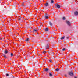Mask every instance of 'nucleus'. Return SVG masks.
<instances>
[{"mask_svg":"<svg viewBox=\"0 0 78 78\" xmlns=\"http://www.w3.org/2000/svg\"><path fill=\"white\" fill-rule=\"evenodd\" d=\"M47 53V52L44 51L43 52V53L44 54H45V53Z\"/></svg>","mask_w":78,"mask_h":78,"instance_id":"obj_23","label":"nucleus"},{"mask_svg":"<svg viewBox=\"0 0 78 78\" xmlns=\"http://www.w3.org/2000/svg\"><path fill=\"white\" fill-rule=\"evenodd\" d=\"M49 23L50 25L51 26H52V23H51V21L49 22Z\"/></svg>","mask_w":78,"mask_h":78,"instance_id":"obj_13","label":"nucleus"},{"mask_svg":"<svg viewBox=\"0 0 78 78\" xmlns=\"http://www.w3.org/2000/svg\"><path fill=\"white\" fill-rule=\"evenodd\" d=\"M40 56H42V55L41 54H40Z\"/></svg>","mask_w":78,"mask_h":78,"instance_id":"obj_37","label":"nucleus"},{"mask_svg":"<svg viewBox=\"0 0 78 78\" xmlns=\"http://www.w3.org/2000/svg\"><path fill=\"white\" fill-rule=\"evenodd\" d=\"M66 39H69V37H66Z\"/></svg>","mask_w":78,"mask_h":78,"instance_id":"obj_31","label":"nucleus"},{"mask_svg":"<svg viewBox=\"0 0 78 78\" xmlns=\"http://www.w3.org/2000/svg\"><path fill=\"white\" fill-rule=\"evenodd\" d=\"M48 68H46L44 69V71L45 72H47V71H48Z\"/></svg>","mask_w":78,"mask_h":78,"instance_id":"obj_15","label":"nucleus"},{"mask_svg":"<svg viewBox=\"0 0 78 78\" xmlns=\"http://www.w3.org/2000/svg\"><path fill=\"white\" fill-rule=\"evenodd\" d=\"M26 16V15H24V16Z\"/></svg>","mask_w":78,"mask_h":78,"instance_id":"obj_44","label":"nucleus"},{"mask_svg":"<svg viewBox=\"0 0 78 78\" xmlns=\"http://www.w3.org/2000/svg\"><path fill=\"white\" fill-rule=\"evenodd\" d=\"M68 57L69 58H70V57H69V56H68Z\"/></svg>","mask_w":78,"mask_h":78,"instance_id":"obj_41","label":"nucleus"},{"mask_svg":"<svg viewBox=\"0 0 78 78\" xmlns=\"http://www.w3.org/2000/svg\"><path fill=\"white\" fill-rule=\"evenodd\" d=\"M63 20H66V18H65V17H63Z\"/></svg>","mask_w":78,"mask_h":78,"instance_id":"obj_28","label":"nucleus"},{"mask_svg":"<svg viewBox=\"0 0 78 78\" xmlns=\"http://www.w3.org/2000/svg\"><path fill=\"white\" fill-rule=\"evenodd\" d=\"M53 2H54V1L53 0H51V3H53Z\"/></svg>","mask_w":78,"mask_h":78,"instance_id":"obj_24","label":"nucleus"},{"mask_svg":"<svg viewBox=\"0 0 78 78\" xmlns=\"http://www.w3.org/2000/svg\"><path fill=\"white\" fill-rule=\"evenodd\" d=\"M10 55H11V57H12V56H13V54H12V53H11V54H10Z\"/></svg>","mask_w":78,"mask_h":78,"instance_id":"obj_26","label":"nucleus"},{"mask_svg":"<svg viewBox=\"0 0 78 78\" xmlns=\"http://www.w3.org/2000/svg\"><path fill=\"white\" fill-rule=\"evenodd\" d=\"M45 47L46 48V49H47V48H48V47H49V44H47V45H46Z\"/></svg>","mask_w":78,"mask_h":78,"instance_id":"obj_7","label":"nucleus"},{"mask_svg":"<svg viewBox=\"0 0 78 78\" xmlns=\"http://www.w3.org/2000/svg\"><path fill=\"white\" fill-rule=\"evenodd\" d=\"M44 62V60H43V62Z\"/></svg>","mask_w":78,"mask_h":78,"instance_id":"obj_42","label":"nucleus"},{"mask_svg":"<svg viewBox=\"0 0 78 78\" xmlns=\"http://www.w3.org/2000/svg\"><path fill=\"white\" fill-rule=\"evenodd\" d=\"M25 41L26 42H28L30 41V38L26 39L25 40Z\"/></svg>","mask_w":78,"mask_h":78,"instance_id":"obj_8","label":"nucleus"},{"mask_svg":"<svg viewBox=\"0 0 78 78\" xmlns=\"http://www.w3.org/2000/svg\"><path fill=\"white\" fill-rule=\"evenodd\" d=\"M65 37H66L65 36H64L63 37H62L60 38V39H61V40L64 39L65 38Z\"/></svg>","mask_w":78,"mask_h":78,"instance_id":"obj_14","label":"nucleus"},{"mask_svg":"<svg viewBox=\"0 0 78 78\" xmlns=\"http://www.w3.org/2000/svg\"><path fill=\"white\" fill-rule=\"evenodd\" d=\"M23 5H24V2H23L22 4V6H24Z\"/></svg>","mask_w":78,"mask_h":78,"instance_id":"obj_21","label":"nucleus"},{"mask_svg":"<svg viewBox=\"0 0 78 78\" xmlns=\"http://www.w3.org/2000/svg\"><path fill=\"white\" fill-rule=\"evenodd\" d=\"M69 74L71 76H73V71H71V72H69Z\"/></svg>","mask_w":78,"mask_h":78,"instance_id":"obj_1","label":"nucleus"},{"mask_svg":"<svg viewBox=\"0 0 78 78\" xmlns=\"http://www.w3.org/2000/svg\"><path fill=\"white\" fill-rule=\"evenodd\" d=\"M5 75L6 76H9V74L8 73H6L5 74Z\"/></svg>","mask_w":78,"mask_h":78,"instance_id":"obj_20","label":"nucleus"},{"mask_svg":"<svg viewBox=\"0 0 78 78\" xmlns=\"http://www.w3.org/2000/svg\"><path fill=\"white\" fill-rule=\"evenodd\" d=\"M17 26H18V25H17H17H16V27H17Z\"/></svg>","mask_w":78,"mask_h":78,"instance_id":"obj_40","label":"nucleus"},{"mask_svg":"<svg viewBox=\"0 0 78 78\" xmlns=\"http://www.w3.org/2000/svg\"><path fill=\"white\" fill-rule=\"evenodd\" d=\"M3 55L4 57V58H6V55H5L3 54Z\"/></svg>","mask_w":78,"mask_h":78,"instance_id":"obj_27","label":"nucleus"},{"mask_svg":"<svg viewBox=\"0 0 78 78\" xmlns=\"http://www.w3.org/2000/svg\"><path fill=\"white\" fill-rule=\"evenodd\" d=\"M49 76H53V74H52V73L50 72L49 73Z\"/></svg>","mask_w":78,"mask_h":78,"instance_id":"obj_12","label":"nucleus"},{"mask_svg":"<svg viewBox=\"0 0 78 78\" xmlns=\"http://www.w3.org/2000/svg\"><path fill=\"white\" fill-rule=\"evenodd\" d=\"M55 6L56 7H57V8H60V5H58V4H56L55 5Z\"/></svg>","mask_w":78,"mask_h":78,"instance_id":"obj_2","label":"nucleus"},{"mask_svg":"<svg viewBox=\"0 0 78 78\" xmlns=\"http://www.w3.org/2000/svg\"><path fill=\"white\" fill-rule=\"evenodd\" d=\"M9 76H10V77H11V78H16V77H14V76H13L12 75V74L9 75Z\"/></svg>","mask_w":78,"mask_h":78,"instance_id":"obj_6","label":"nucleus"},{"mask_svg":"<svg viewBox=\"0 0 78 78\" xmlns=\"http://www.w3.org/2000/svg\"><path fill=\"white\" fill-rule=\"evenodd\" d=\"M31 59H34V57H31Z\"/></svg>","mask_w":78,"mask_h":78,"instance_id":"obj_29","label":"nucleus"},{"mask_svg":"<svg viewBox=\"0 0 78 78\" xmlns=\"http://www.w3.org/2000/svg\"><path fill=\"white\" fill-rule=\"evenodd\" d=\"M50 51H53V49H52V48H51V49H50Z\"/></svg>","mask_w":78,"mask_h":78,"instance_id":"obj_32","label":"nucleus"},{"mask_svg":"<svg viewBox=\"0 0 78 78\" xmlns=\"http://www.w3.org/2000/svg\"><path fill=\"white\" fill-rule=\"evenodd\" d=\"M74 78H77V77H75Z\"/></svg>","mask_w":78,"mask_h":78,"instance_id":"obj_36","label":"nucleus"},{"mask_svg":"<svg viewBox=\"0 0 78 78\" xmlns=\"http://www.w3.org/2000/svg\"><path fill=\"white\" fill-rule=\"evenodd\" d=\"M18 20L20 21V19H18Z\"/></svg>","mask_w":78,"mask_h":78,"instance_id":"obj_34","label":"nucleus"},{"mask_svg":"<svg viewBox=\"0 0 78 78\" xmlns=\"http://www.w3.org/2000/svg\"><path fill=\"white\" fill-rule=\"evenodd\" d=\"M1 39H2V38H0V40H1Z\"/></svg>","mask_w":78,"mask_h":78,"instance_id":"obj_35","label":"nucleus"},{"mask_svg":"<svg viewBox=\"0 0 78 78\" xmlns=\"http://www.w3.org/2000/svg\"><path fill=\"white\" fill-rule=\"evenodd\" d=\"M67 23L68 25H70V22L69 21H67Z\"/></svg>","mask_w":78,"mask_h":78,"instance_id":"obj_10","label":"nucleus"},{"mask_svg":"<svg viewBox=\"0 0 78 78\" xmlns=\"http://www.w3.org/2000/svg\"><path fill=\"white\" fill-rule=\"evenodd\" d=\"M44 30L45 31H48V28H45Z\"/></svg>","mask_w":78,"mask_h":78,"instance_id":"obj_11","label":"nucleus"},{"mask_svg":"<svg viewBox=\"0 0 78 78\" xmlns=\"http://www.w3.org/2000/svg\"><path fill=\"white\" fill-rule=\"evenodd\" d=\"M56 71H59V69L57 68L56 69H55Z\"/></svg>","mask_w":78,"mask_h":78,"instance_id":"obj_22","label":"nucleus"},{"mask_svg":"<svg viewBox=\"0 0 78 78\" xmlns=\"http://www.w3.org/2000/svg\"><path fill=\"white\" fill-rule=\"evenodd\" d=\"M49 51L48 52V53H49V54H50V53H53V52H52V51H50V50H49Z\"/></svg>","mask_w":78,"mask_h":78,"instance_id":"obj_17","label":"nucleus"},{"mask_svg":"<svg viewBox=\"0 0 78 78\" xmlns=\"http://www.w3.org/2000/svg\"><path fill=\"white\" fill-rule=\"evenodd\" d=\"M28 28H30V26L29 24H28L27 25Z\"/></svg>","mask_w":78,"mask_h":78,"instance_id":"obj_25","label":"nucleus"},{"mask_svg":"<svg viewBox=\"0 0 78 78\" xmlns=\"http://www.w3.org/2000/svg\"><path fill=\"white\" fill-rule=\"evenodd\" d=\"M36 67H38V66L37 65V66H36Z\"/></svg>","mask_w":78,"mask_h":78,"instance_id":"obj_38","label":"nucleus"},{"mask_svg":"<svg viewBox=\"0 0 78 78\" xmlns=\"http://www.w3.org/2000/svg\"><path fill=\"white\" fill-rule=\"evenodd\" d=\"M32 65H33V63H32Z\"/></svg>","mask_w":78,"mask_h":78,"instance_id":"obj_39","label":"nucleus"},{"mask_svg":"<svg viewBox=\"0 0 78 78\" xmlns=\"http://www.w3.org/2000/svg\"><path fill=\"white\" fill-rule=\"evenodd\" d=\"M33 31L34 33H36V31H37V30H36V29H34L33 30Z\"/></svg>","mask_w":78,"mask_h":78,"instance_id":"obj_18","label":"nucleus"},{"mask_svg":"<svg viewBox=\"0 0 78 78\" xmlns=\"http://www.w3.org/2000/svg\"><path fill=\"white\" fill-rule=\"evenodd\" d=\"M62 51H66V48H63V49H62Z\"/></svg>","mask_w":78,"mask_h":78,"instance_id":"obj_19","label":"nucleus"},{"mask_svg":"<svg viewBox=\"0 0 78 78\" xmlns=\"http://www.w3.org/2000/svg\"><path fill=\"white\" fill-rule=\"evenodd\" d=\"M49 55L51 56H53L54 55V52H52L51 53H50Z\"/></svg>","mask_w":78,"mask_h":78,"instance_id":"obj_3","label":"nucleus"},{"mask_svg":"<svg viewBox=\"0 0 78 78\" xmlns=\"http://www.w3.org/2000/svg\"><path fill=\"white\" fill-rule=\"evenodd\" d=\"M49 62H52V61H51V60L50 59L49 60Z\"/></svg>","mask_w":78,"mask_h":78,"instance_id":"obj_30","label":"nucleus"},{"mask_svg":"<svg viewBox=\"0 0 78 78\" xmlns=\"http://www.w3.org/2000/svg\"><path fill=\"white\" fill-rule=\"evenodd\" d=\"M26 16V15H24V16Z\"/></svg>","mask_w":78,"mask_h":78,"instance_id":"obj_43","label":"nucleus"},{"mask_svg":"<svg viewBox=\"0 0 78 78\" xmlns=\"http://www.w3.org/2000/svg\"><path fill=\"white\" fill-rule=\"evenodd\" d=\"M44 5L46 7H47V6H48L49 5L48 4L47 2L44 4Z\"/></svg>","mask_w":78,"mask_h":78,"instance_id":"obj_4","label":"nucleus"},{"mask_svg":"<svg viewBox=\"0 0 78 78\" xmlns=\"http://www.w3.org/2000/svg\"><path fill=\"white\" fill-rule=\"evenodd\" d=\"M74 15H75V16H78V12L77 11L75 12H74Z\"/></svg>","mask_w":78,"mask_h":78,"instance_id":"obj_5","label":"nucleus"},{"mask_svg":"<svg viewBox=\"0 0 78 78\" xmlns=\"http://www.w3.org/2000/svg\"><path fill=\"white\" fill-rule=\"evenodd\" d=\"M48 15H47V16H45V19H48Z\"/></svg>","mask_w":78,"mask_h":78,"instance_id":"obj_16","label":"nucleus"},{"mask_svg":"<svg viewBox=\"0 0 78 78\" xmlns=\"http://www.w3.org/2000/svg\"><path fill=\"white\" fill-rule=\"evenodd\" d=\"M65 76H66V77H67V76L66 74L65 75Z\"/></svg>","mask_w":78,"mask_h":78,"instance_id":"obj_33","label":"nucleus"},{"mask_svg":"<svg viewBox=\"0 0 78 78\" xmlns=\"http://www.w3.org/2000/svg\"><path fill=\"white\" fill-rule=\"evenodd\" d=\"M8 52H9V51L5 50V51L4 53H5V54H7Z\"/></svg>","mask_w":78,"mask_h":78,"instance_id":"obj_9","label":"nucleus"}]
</instances>
